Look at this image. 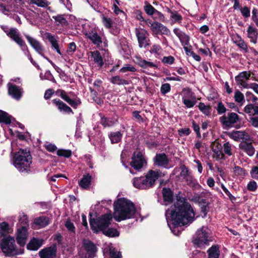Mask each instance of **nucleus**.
<instances>
[{
  "label": "nucleus",
  "mask_w": 258,
  "mask_h": 258,
  "mask_svg": "<svg viewBox=\"0 0 258 258\" xmlns=\"http://www.w3.org/2000/svg\"><path fill=\"white\" fill-rule=\"evenodd\" d=\"M165 216L172 232L178 235V227L191 223L194 220L195 213L186 200L179 197L174 205L166 211Z\"/></svg>",
  "instance_id": "obj_1"
},
{
  "label": "nucleus",
  "mask_w": 258,
  "mask_h": 258,
  "mask_svg": "<svg viewBox=\"0 0 258 258\" xmlns=\"http://www.w3.org/2000/svg\"><path fill=\"white\" fill-rule=\"evenodd\" d=\"M114 218L117 221L134 218L138 213L134 204L125 199H118L114 203Z\"/></svg>",
  "instance_id": "obj_2"
},
{
  "label": "nucleus",
  "mask_w": 258,
  "mask_h": 258,
  "mask_svg": "<svg viewBox=\"0 0 258 258\" xmlns=\"http://www.w3.org/2000/svg\"><path fill=\"white\" fill-rule=\"evenodd\" d=\"M112 218V216L111 214H106L96 220L91 219L90 224L91 229L95 232L102 231L104 234L109 237L118 236L119 232L116 229H107L111 224Z\"/></svg>",
  "instance_id": "obj_3"
},
{
  "label": "nucleus",
  "mask_w": 258,
  "mask_h": 258,
  "mask_svg": "<svg viewBox=\"0 0 258 258\" xmlns=\"http://www.w3.org/2000/svg\"><path fill=\"white\" fill-rule=\"evenodd\" d=\"M164 174L159 170H149L145 176L135 177L132 179L134 187L139 189H147L153 187L159 177H163Z\"/></svg>",
  "instance_id": "obj_4"
},
{
  "label": "nucleus",
  "mask_w": 258,
  "mask_h": 258,
  "mask_svg": "<svg viewBox=\"0 0 258 258\" xmlns=\"http://www.w3.org/2000/svg\"><path fill=\"white\" fill-rule=\"evenodd\" d=\"M32 163V157L29 151L27 149H20L15 154L13 164L20 172H27L30 170Z\"/></svg>",
  "instance_id": "obj_5"
},
{
  "label": "nucleus",
  "mask_w": 258,
  "mask_h": 258,
  "mask_svg": "<svg viewBox=\"0 0 258 258\" xmlns=\"http://www.w3.org/2000/svg\"><path fill=\"white\" fill-rule=\"evenodd\" d=\"M212 240L210 236V230L208 227L203 226L196 232V236L192 240V243L196 248L202 249L208 246L209 242Z\"/></svg>",
  "instance_id": "obj_6"
},
{
  "label": "nucleus",
  "mask_w": 258,
  "mask_h": 258,
  "mask_svg": "<svg viewBox=\"0 0 258 258\" xmlns=\"http://www.w3.org/2000/svg\"><path fill=\"white\" fill-rule=\"evenodd\" d=\"M0 244L2 250L4 253L12 255L19 254L14 237L10 236L5 237L2 239Z\"/></svg>",
  "instance_id": "obj_7"
},
{
  "label": "nucleus",
  "mask_w": 258,
  "mask_h": 258,
  "mask_svg": "<svg viewBox=\"0 0 258 258\" xmlns=\"http://www.w3.org/2000/svg\"><path fill=\"white\" fill-rule=\"evenodd\" d=\"M146 22L150 25V28L154 34H164L169 35L170 34L169 29L162 24L157 22H153L150 19H147Z\"/></svg>",
  "instance_id": "obj_8"
},
{
  "label": "nucleus",
  "mask_w": 258,
  "mask_h": 258,
  "mask_svg": "<svg viewBox=\"0 0 258 258\" xmlns=\"http://www.w3.org/2000/svg\"><path fill=\"white\" fill-rule=\"evenodd\" d=\"M147 162L143 157L142 151L137 150L134 153L131 165L135 169L140 170L146 165Z\"/></svg>",
  "instance_id": "obj_9"
},
{
  "label": "nucleus",
  "mask_w": 258,
  "mask_h": 258,
  "mask_svg": "<svg viewBox=\"0 0 258 258\" xmlns=\"http://www.w3.org/2000/svg\"><path fill=\"white\" fill-rule=\"evenodd\" d=\"M7 35L17 44H18L23 51L27 50V46L25 42L21 37L19 31L16 28H11L9 31H6Z\"/></svg>",
  "instance_id": "obj_10"
},
{
  "label": "nucleus",
  "mask_w": 258,
  "mask_h": 258,
  "mask_svg": "<svg viewBox=\"0 0 258 258\" xmlns=\"http://www.w3.org/2000/svg\"><path fill=\"white\" fill-rule=\"evenodd\" d=\"M83 248L84 253L82 254L83 258H94L97 251L95 245L91 241L84 240Z\"/></svg>",
  "instance_id": "obj_11"
},
{
  "label": "nucleus",
  "mask_w": 258,
  "mask_h": 258,
  "mask_svg": "<svg viewBox=\"0 0 258 258\" xmlns=\"http://www.w3.org/2000/svg\"><path fill=\"white\" fill-rule=\"evenodd\" d=\"M239 120V116L234 112L227 113L220 118V121L224 128L231 127Z\"/></svg>",
  "instance_id": "obj_12"
},
{
  "label": "nucleus",
  "mask_w": 258,
  "mask_h": 258,
  "mask_svg": "<svg viewBox=\"0 0 258 258\" xmlns=\"http://www.w3.org/2000/svg\"><path fill=\"white\" fill-rule=\"evenodd\" d=\"M135 34L138 39L139 46L140 48H145L149 45L148 42L149 40L148 38V33L146 30L141 28H136Z\"/></svg>",
  "instance_id": "obj_13"
},
{
  "label": "nucleus",
  "mask_w": 258,
  "mask_h": 258,
  "mask_svg": "<svg viewBox=\"0 0 258 258\" xmlns=\"http://www.w3.org/2000/svg\"><path fill=\"white\" fill-rule=\"evenodd\" d=\"M250 75V72L243 71L235 77V81L239 88L245 89L248 88L249 84L247 83V82L249 80Z\"/></svg>",
  "instance_id": "obj_14"
},
{
  "label": "nucleus",
  "mask_w": 258,
  "mask_h": 258,
  "mask_svg": "<svg viewBox=\"0 0 258 258\" xmlns=\"http://www.w3.org/2000/svg\"><path fill=\"white\" fill-rule=\"evenodd\" d=\"M183 92L182 100L183 104L187 108L192 107L197 103L196 97L193 95L192 92L188 89H184Z\"/></svg>",
  "instance_id": "obj_15"
},
{
  "label": "nucleus",
  "mask_w": 258,
  "mask_h": 258,
  "mask_svg": "<svg viewBox=\"0 0 258 258\" xmlns=\"http://www.w3.org/2000/svg\"><path fill=\"white\" fill-rule=\"evenodd\" d=\"M180 175L186 181L187 184L190 187L197 189L201 187L197 180L194 179L193 176L189 173L188 170L186 168L182 170Z\"/></svg>",
  "instance_id": "obj_16"
},
{
  "label": "nucleus",
  "mask_w": 258,
  "mask_h": 258,
  "mask_svg": "<svg viewBox=\"0 0 258 258\" xmlns=\"http://www.w3.org/2000/svg\"><path fill=\"white\" fill-rule=\"evenodd\" d=\"M28 237V229L25 226L18 227L16 233V240L18 244L21 246H24Z\"/></svg>",
  "instance_id": "obj_17"
},
{
  "label": "nucleus",
  "mask_w": 258,
  "mask_h": 258,
  "mask_svg": "<svg viewBox=\"0 0 258 258\" xmlns=\"http://www.w3.org/2000/svg\"><path fill=\"white\" fill-rule=\"evenodd\" d=\"M56 93L63 100L68 103L72 107L74 108H76L81 104V101L79 98H76L74 100L71 99L67 94L66 92L63 90H58L56 91Z\"/></svg>",
  "instance_id": "obj_18"
},
{
  "label": "nucleus",
  "mask_w": 258,
  "mask_h": 258,
  "mask_svg": "<svg viewBox=\"0 0 258 258\" xmlns=\"http://www.w3.org/2000/svg\"><path fill=\"white\" fill-rule=\"evenodd\" d=\"M56 252V247L53 245L50 247L41 250L39 254L40 258H55Z\"/></svg>",
  "instance_id": "obj_19"
},
{
  "label": "nucleus",
  "mask_w": 258,
  "mask_h": 258,
  "mask_svg": "<svg viewBox=\"0 0 258 258\" xmlns=\"http://www.w3.org/2000/svg\"><path fill=\"white\" fill-rule=\"evenodd\" d=\"M8 92L10 95L16 100H19L22 94L21 89L11 83L8 84Z\"/></svg>",
  "instance_id": "obj_20"
},
{
  "label": "nucleus",
  "mask_w": 258,
  "mask_h": 258,
  "mask_svg": "<svg viewBox=\"0 0 258 258\" xmlns=\"http://www.w3.org/2000/svg\"><path fill=\"white\" fill-rule=\"evenodd\" d=\"M83 33L95 45L99 46L102 43V39L96 32L83 30Z\"/></svg>",
  "instance_id": "obj_21"
},
{
  "label": "nucleus",
  "mask_w": 258,
  "mask_h": 258,
  "mask_svg": "<svg viewBox=\"0 0 258 258\" xmlns=\"http://www.w3.org/2000/svg\"><path fill=\"white\" fill-rule=\"evenodd\" d=\"M173 32L178 38L182 46L189 44V36L180 29L177 28H174L173 29Z\"/></svg>",
  "instance_id": "obj_22"
},
{
  "label": "nucleus",
  "mask_w": 258,
  "mask_h": 258,
  "mask_svg": "<svg viewBox=\"0 0 258 258\" xmlns=\"http://www.w3.org/2000/svg\"><path fill=\"white\" fill-rule=\"evenodd\" d=\"M25 36L31 46L40 54L42 55L43 48L40 43L35 38L30 36L28 35H25Z\"/></svg>",
  "instance_id": "obj_23"
},
{
  "label": "nucleus",
  "mask_w": 258,
  "mask_h": 258,
  "mask_svg": "<svg viewBox=\"0 0 258 258\" xmlns=\"http://www.w3.org/2000/svg\"><path fill=\"white\" fill-rule=\"evenodd\" d=\"M43 242V240L42 239L33 237L28 243L27 248L30 250H37L42 245Z\"/></svg>",
  "instance_id": "obj_24"
},
{
  "label": "nucleus",
  "mask_w": 258,
  "mask_h": 258,
  "mask_svg": "<svg viewBox=\"0 0 258 258\" xmlns=\"http://www.w3.org/2000/svg\"><path fill=\"white\" fill-rule=\"evenodd\" d=\"M239 148L249 156H253L255 152L254 148L251 143L242 142L239 144Z\"/></svg>",
  "instance_id": "obj_25"
},
{
  "label": "nucleus",
  "mask_w": 258,
  "mask_h": 258,
  "mask_svg": "<svg viewBox=\"0 0 258 258\" xmlns=\"http://www.w3.org/2000/svg\"><path fill=\"white\" fill-rule=\"evenodd\" d=\"M90 53V59L94 61V62L96 63L99 68H102L104 64V62L100 52L96 50L94 51H91Z\"/></svg>",
  "instance_id": "obj_26"
},
{
  "label": "nucleus",
  "mask_w": 258,
  "mask_h": 258,
  "mask_svg": "<svg viewBox=\"0 0 258 258\" xmlns=\"http://www.w3.org/2000/svg\"><path fill=\"white\" fill-rule=\"evenodd\" d=\"M229 136L230 138L234 141H239L240 140L246 139L248 135L245 132L235 131L229 133Z\"/></svg>",
  "instance_id": "obj_27"
},
{
  "label": "nucleus",
  "mask_w": 258,
  "mask_h": 258,
  "mask_svg": "<svg viewBox=\"0 0 258 258\" xmlns=\"http://www.w3.org/2000/svg\"><path fill=\"white\" fill-rule=\"evenodd\" d=\"M167 11L170 15V18L173 24L181 23L182 17L178 12L175 10L172 11L169 8H167Z\"/></svg>",
  "instance_id": "obj_28"
},
{
  "label": "nucleus",
  "mask_w": 258,
  "mask_h": 258,
  "mask_svg": "<svg viewBox=\"0 0 258 258\" xmlns=\"http://www.w3.org/2000/svg\"><path fill=\"white\" fill-rule=\"evenodd\" d=\"M52 103L58 107V109L60 111H63L67 113L72 112V109L60 100L58 99H55L52 100Z\"/></svg>",
  "instance_id": "obj_29"
},
{
  "label": "nucleus",
  "mask_w": 258,
  "mask_h": 258,
  "mask_svg": "<svg viewBox=\"0 0 258 258\" xmlns=\"http://www.w3.org/2000/svg\"><path fill=\"white\" fill-rule=\"evenodd\" d=\"M247 37L250 39V42L255 44L257 42L258 33L257 29L251 26H249L247 30Z\"/></svg>",
  "instance_id": "obj_30"
},
{
  "label": "nucleus",
  "mask_w": 258,
  "mask_h": 258,
  "mask_svg": "<svg viewBox=\"0 0 258 258\" xmlns=\"http://www.w3.org/2000/svg\"><path fill=\"white\" fill-rule=\"evenodd\" d=\"M138 60L139 65L143 69H155L158 68V65L155 62L143 59L141 58H139Z\"/></svg>",
  "instance_id": "obj_31"
},
{
  "label": "nucleus",
  "mask_w": 258,
  "mask_h": 258,
  "mask_svg": "<svg viewBox=\"0 0 258 258\" xmlns=\"http://www.w3.org/2000/svg\"><path fill=\"white\" fill-rule=\"evenodd\" d=\"M13 231V229L10 227L9 224L6 222H3L0 223V235L1 236H5L11 233Z\"/></svg>",
  "instance_id": "obj_32"
},
{
  "label": "nucleus",
  "mask_w": 258,
  "mask_h": 258,
  "mask_svg": "<svg viewBox=\"0 0 258 258\" xmlns=\"http://www.w3.org/2000/svg\"><path fill=\"white\" fill-rule=\"evenodd\" d=\"M162 194L165 205H167L172 202L173 200V195L170 189L163 188L162 190Z\"/></svg>",
  "instance_id": "obj_33"
},
{
  "label": "nucleus",
  "mask_w": 258,
  "mask_h": 258,
  "mask_svg": "<svg viewBox=\"0 0 258 258\" xmlns=\"http://www.w3.org/2000/svg\"><path fill=\"white\" fill-rule=\"evenodd\" d=\"M168 161L167 156L164 154H157L155 158V163L158 166H165L168 164Z\"/></svg>",
  "instance_id": "obj_34"
},
{
  "label": "nucleus",
  "mask_w": 258,
  "mask_h": 258,
  "mask_svg": "<svg viewBox=\"0 0 258 258\" xmlns=\"http://www.w3.org/2000/svg\"><path fill=\"white\" fill-rule=\"evenodd\" d=\"M91 179L92 176L89 174L84 175L83 177L79 182L80 186L83 188H89L91 184Z\"/></svg>",
  "instance_id": "obj_35"
},
{
  "label": "nucleus",
  "mask_w": 258,
  "mask_h": 258,
  "mask_svg": "<svg viewBox=\"0 0 258 258\" xmlns=\"http://www.w3.org/2000/svg\"><path fill=\"white\" fill-rule=\"evenodd\" d=\"M108 137L112 144H117L121 141L122 134L119 131L111 132L109 134Z\"/></svg>",
  "instance_id": "obj_36"
},
{
  "label": "nucleus",
  "mask_w": 258,
  "mask_h": 258,
  "mask_svg": "<svg viewBox=\"0 0 258 258\" xmlns=\"http://www.w3.org/2000/svg\"><path fill=\"white\" fill-rule=\"evenodd\" d=\"M52 18L54 20V23L57 26H66L68 24L67 20L63 15L53 16Z\"/></svg>",
  "instance_id": "obj_37"
},
{
  "label": "nucleus",
  "mask_w": 258,
  "mask_h": 258,
  "mask_svg": "<svg viewBox=\"0 0 258 258\" xmlns=\"http://www.w3.org/2000/svg\"><path fill=\"white\" fill-rule=\"evenodd\" d=\"M222 147L221 145L214 144L213 147L214 156L217 159L224 158V154L222 151Z\"/></svg>",
  "instance_id": "obj_38"
},
{
  "label": "nucleus",
  "mask_w": 258,
  "mask_h": 258,
  "mask_svg": "<svg viewBox=\"0 0 258 258\" xmlns=\"http://www.w3.org/2000/svg\"><path fill=\"white\" fill-rule=\"evenodd\" d=\"M208 258H219L220 251L219 248L217 245H213L207 251Z\"/></svg>",
  "instance_id": "obj_39"
},
{
  "label": "nucleus",
  "mask_w": 258,
  "mask_h": 258,
  "mask_svg": "<svg viewBox=\"0 0 258 258\" xmlns=\"http://www.w3.org/2000/svg\"><path fill=\"white\" fill-rule=\"evenodd\" d=\"M109 81L113 84L117 85H128L129 82L128 81L121 79L118 76L112 77L109 79Z\"/></svg>",
  "instance_id": "obj_40"
},
{
  "label": "nucleus",
  "mask_w": 258,
  "mask_h": 258,
  "mask_svg": "<svg viewBox=\"0 0 258 258\" xmlns=\"http://www.w3.org/2000/svg\"><path fill=\"white\" fill-rule=\"evenodd\" d=\"M34 223L41 227H44L49 223L48 218L44 216L35 218Z\"/></svg>",
  "instance_id": "obj_41"
},
{
  "label": "nucleus",
  "mask_w": 258,
  "mask_h": 258,
  "mask_svg": "<svg viewBox=\"0 0 258 258\" xmlns=\"http://www.w3.org/2000/svg\"><path fill=\"white\" fill-rule=\"evenodd\" d=\"M199 110L206 116H210L211 113L212 108L210 105H206L203 102L199 104Z\"/></svg>",
  "instance_id": "obj_42"
},
{
  "label": "nucleus",
  "mask_w": 258,
  "mask_h": 258,
  "mask_svg": "<svg viewBox=\"0 0 258 258\" xmlns=\"http://www.w3.org/2000/svg\"><path fill=\"white\" fill-rule=\"evenodd\" d=\"M0 122L10 124L11 122V116L6 112L0 110Z\"/></svg>",
  "instance_id": "obj_43"
},
{
  "label": "nucleus",
  "mask_w": 258,
  "mask_h": 258,
  "mask_svg": "<svg viewBox=\"0 0 258 258\" xmlns=\"http://www.w3.org/2000/svg\"><path fill=\"white\" fill-rule=\"evenodd\" d=\"M31 4L36 5L37 6L41 8L47 7L50 3L47 0H28Z\"/></svg>",
  "instance_id": "obj_44"
},
{
  "label": "nucleus",
  "mask_w": 258,
  "mask_h": 258,
  "mask_svg": "<svg viewBox=\"0 0 258 258\" xmlns=\"http://www.w3.org/2000/svg\"><path fill=\"white\" fill-rule=\"evenodd\" d=\"M116 121V119H112L105 117H102L101 118L100 123L104 127H106L113 125Z\"/></svg>",
  "instance_id": "obj_45"
},
{
  "label": "nucleus",
  "mask_w": 258,
  "mask_h": 258,
  "mask_svg": "<svg viewBox=\"0 0 258 258\" xmlns=\"http://www.w3.org/2000/svg\"><path fill=\"white\" fill-rule=\"evenodd\" d=\"M144 10L146 13L149 16H153L155 13L156 10L148 2L145 3V5L144 7Z\"/></svg>",
  "instance_id": "obj_46"
},
{
  "label": "nucleus",
  "mask_w": 258,
  "mask_h": 258,
  "mask_svg": "<svg viewBox=\"0 0 258 258\" xmlns=\"http://www.w3.org/2000/svg\"><path fill=\"white\" fill-rule=\"evenodd\" d=\"M44 36L45 38L50 42L52 46L58 44V41L55 36L51 34L50 33L46 32L44 34Z\"/></svg>",
  "instance_id": "obj_47"
},
{
  "label": "nucleus",
  "mask_w": 258,
  "mask_h": 258,
  "mask_svg": "<svg viewBox=\"0 0 258 258\" xmlns=\"http://www.w3.org/2000/svg\"><path fill=\"white\" fill-rule=\"evenodd\" d=\"M120 72L122 73H125L128 72L135 73L137 71L136 68L131 64H126L122 68H121L120 70Z\"/></svg>",
  "instance_id": "obj_48"
},
{
  "label": "nucleus",
  "mask_w": 258,
  "mask_h": 258,
  "mask_svg": "<svg viewBox=\"0 0 258 258\" xmlns=\"http://www.w3.org/2000/svg\"><path fill=\"white\" fill-rule=\"evenodd\" d=\"M19 224H20V227L25 226V227L27 228V227L28 226V220L27 215L22 214L20 216Z\"/></svg>",
  "instance_id": "obj_49"
},
{
  "label": "nucleus",
  "mask_w": 258,
  "mask_h": 258,
  "mask_svg": "<svg viewBox=\"0 0 258 258\" xmlns=\"http://www.w3.org/2000/svg\"><path fill=\"white\" fill-rule=\"evenodd\" d=\"M57 155L59 156L69 158L72 155V151L70 150L59 149L57 151Z\"/></svg>",
  "instance_id": "obj_50"
},
{
  "label": "nucleus",
  "mask_w": 258,
  "mask_h": 258,
  "mask_svg": "<svg viewBox=\"0 0 258 258\" xmlns=\"http://www.w3.org/2000/svg\"><path fill=\"white\" fill-rule=\"evenodd\" d=\"M102 22L104 26L107 28H110L113 24L112 20L108 17L104 16H102Z\"/></svg>",
  "instance_id": "obj_51"
},
{
  "label": "nucleus",
  "mask_w": 258,
  "mask_h": 258,
  "mask_svg": "<svg viewBox=\"0 0 258 258\" xmlns=\"http://www.w3.org/2000/svg\"><path fill=\"white\" fill-rule=\"evenodd\" d=\"M110 258H121V255L120 252L117 251L115 248L110 246L109 248Z\"/></svg>",
  "instance_id": "obj_52"
},
{
  "label": "nucleus",
  "mask_w": 258,
  "mask_h": 258,
  "mask_svg": "<svg viewBox=\"0 0 258 258\" xmlns=\"http://www.w3.org/2000/svg\"><path fill=\"white\" fill-rule=\"evenodd\" d=\"M235 101L238 103L244 102V96L239 90H236L234 93Z\"/></svg>",
  "instance_id": "obj_53"
},
{
  "label": "nucleus",
  "mask_w": 258,
  "mask_h": 258,
  "mask_svg": "<svg viewBox=\"0 0 258 258\" xmlns=\"http://www.w3.org/2000/svg\"><path fill=\"white\" fill-rule=\"evenodd\" d=\"M244 112L248 114L249 116H251L254 114V105L249 104L246 105L244 108Z\"/></svg>",
  "instance_id": "obj_54"
},
{
  "label": "nucleus",
  "mask_w": 258,
  "mask_h": 258,
  "mask_svg": "<svg viewBox=\"0 0 258 258\" xmlns=\"http://www.w3.org/2000/svg\"><path fill=\"white\" fill-rule=\"evenodd\" d=\"M171 90L170 85L168 83H165L162 84L160 88L161 93L163 95H165L166 93L169 92Z\"/></svg>",
  "instance_id": "obj_55"
},
{
  "label": "nucleus",
  "mask_w": 258,
  "mask_h": 258,
  "mask_svg": "<svg viewBox=\"0 0 258 258\" xmlns=\"http://www.w3.org/2000/svg\"><path fill=\"white\" fill-rule=\"evenodd\" d=\"M223 148L225 154L228 155V156L232 155L231 145L229 142L224 143L223 146Z\"/></svg>",
  "instance_id": "obj_56"
},
{
  "label": "nucleus",
  "mask_w": 258,
  "mask_h": 258,
  "mask_svg": "<svg viewBox=\"0 0 258 258\" xmlns=\"http://www.w3.org/2000/svg\"><path fill=\"white\" fill-rule=\"evenodd\" d=\"M249 123L254 127L258 128V116L253 115L249 117Z\"/></svg>",
  "instance_id": "obj_57"
},
{
  "label": "nucleus",
  "mask_w": 258,
  "mask_h": 258,
  "mask_svg": "<svg viewBox=\"0 0 258 258\" xmlns=\"http://www.w3.org/2000/svg\"><path fill=\"white\" fill-rule=\"evenodd\" d=\"M154 15V16L153 17L154 20H158L160 21L164 22L165 17L162 13L156 10Z\"/></svg>",
  "instance_id": "obj_58"
},
{
  "label": "nucleus",
  "mask_w": 258,
  "mask_h": 258,
  "mask_svg": "<svg viewBox=\"0 0 258 258\" xmlns=\"http://www.w3.org/2000/svg\"><path fill=\"white\" fill-rule=\"evenodd\" d=\"M216 109L219 114H223L226 111V108L222 102H218Z\"/></svg>",
  "instance_id": "obj_59"
},
{
  "label": "nucleus",
  "mask_w": 258,
  "mask_h": 258,
  "mask_svg": "<svg viewBox=\"0 0 258 258\" xmlns=\"http://www.w3.org/2000/svg\"><path fill=\"white\" fill-rule=\"evenodd\" d=\"M174 58L172 56H164L162 58V62L164 63L172 64L174 63Z\"/></svg>",
  "instance_id": "obj_60"
},
{
  "label": "nucleus",
  "mask_w": 258,
  "mask_h": 258,
  "mask_svg": "<svg viewBox=\"0 0 258 258\" xmlns=\"http://www.w3.org/2000/svg\"><path fill=\"white\" fill-rule=\"evenodd\" d=\"M252 20L258 27V10L253 8L252 11Z\"/></svg>",
  "instance_id": "obj_61"
},
{
  "label": "nucleus",
  "mask_w": 258,
  "mask_h": 258,
  "mask_svg": "<svg viewBox=\"0 0 258 258\" xmlns=\"http://www.w3.org/2000/svg\"><path fill=\"white\" fill-rule=\"evenodd\" d=\"M250 173L253 178L258 179V165L253 166Z\"/></svg>",
  "instance_id": "obj_62"
},
{
  "label": "nucleus",
  "mask_w": 258,
  "mask_h": 258,
  "mask_svg": "<svg viewBox=\"0 0 258 258\" xmlns=\"http://www.w3.org/2000/svg\"><path fill=\"white\" fill-rule=\"evenodd\" d=\"M65 226L70 232H75V227L74 224L70 221L68 220L65 223Z\"/></svg>",
  "instance_id": "obj_63"
},
{
  "label": "nucleus",
  "mask_w": 258,
  "mask_h": 258,
  "mask_svg": "<svg viewBox=\"0 0 258 258\" xmlns=\"http://www.w3.org/2000/svg\"><path fill=\"white\" fill-rule=\"evenodd\" d=\"M45 148L49 152H53L56 150L57 147L54 144L46 143L44 145Z\"/></svg>",
  "instance_id": "obj_64"
}]
</instances>
